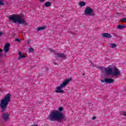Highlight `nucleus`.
I'll use <instances>...</instances> for the list:
<instances>
[{
    "instance_id": "4be33fe9",
    "label": "nucleus",
    "mask_w": 126,
    "mask_h": 126,
    "mask_svg": "<svg viewBox=\"0 0 126 126\" xmlns=\"http://www.w3.org/2000/svg\"><path fill=\"white\" fill-rule=\"evenodd\" d=\"M121 115H122L123 116H125V117H126V112L125 111H122L120 113Z\"/></svg>"
},
{
    "instance_id": "2f4dec72",
    "label": "nucleus",
    "mask_w": 126,
    "mask_h": 126,
    "mask_svg": "<svg viewBox=\"0 0 126 126\" xmlns=\"http://www.w3.org/2000/svg\"><path fill=\"white\" fill-rule=\"evenodd\" d=\"M1 34H2V32H0V35H1Z\"/></svg>"
},
{
    "instance_id": "9b49d317",
    "label": "nucleus",
    "mask_w": 126,
    "mask_h": 126,
    "mask_svg": "<svg viewBox=\"0 0 126 126\" xmlns=\"http://www.w3.org/2000/svg\"><path fill=\"white\" fill-rule=\"evenodd\" d=\"M102 36L103 37H105V38H112V35L111 34L108 33H102Z\"/></svg>"
},
{
    "instance_id": "1a4fd4ad",
    "label": "nucleus",
    "mask_w": 126,
    "mask_h": 126,
    "mask_svg": "<svg viewBox=\"0 0 126 126\" xmlns=\"http://www.w3.org/2000/svg\"><path fill=\"white\" fill-rule=\"evenodd\" d=\"M10 45H9V43H6L4 47V52L5 53H7L8 51H9V47Z\"/></svg>"
},
{
    "instance_id": "72a5a7b5",
    "label": "nucleus",
    "mask_w": 126,
    "mask_h": 126,
    "mask_svg": "<svg viewBox=\"0 0 126 126\" xmlns=\"http://www.w3.org/2000/svg\"><path fill=\"white\" fill-rule=\"evenodd\" d=\"M0 91H1V90L0 89Z\"/></svg>"
},
{
    "instance_id": "39448f33",
    "label": "nucleus",
    "mask_w": 126,
    "mask_h": 126,
    "mask_svg": "<svg viewBox=\"0 0 126 126\" xmlns=\"http://www.w3.org/2000/svg\"><path fill=\"white\" fill-rule=\"evenodd\" d=\"M84 12L86 15H90L91 16L95 15V12H94L93 9L88 6L86 7Z\"/></svg>"
},
{
    "instance_id": "393cba45",
    "label": "nucleus",
    "mask_w": 126,
    "mask_h": 126,
    "mask_svg": "<svg viewBox=\"0 0 126 126\" xmlns=\"http://www.w3.org/2000/svg\"><path fill=\"white\" fill-rule=\"evenodd\" d=\"M15 41L18 42V43H20V39H19L18 38H15Z\"/></svg>"
},
{
    "instance_id": "412c9836",
    "label": "nucleus",
    "mask_w": 126,
    "mask_h": 126,
    "mask_svg": "<svg viewBox=\"0 0 126 126\" xmlns=\"http://www.w3.org/2000/svg\"><path fill=\"white\" fill-rule=\"evenodd\" d=\"M121 22L123 23H126V18H123L121 20Z\"/></svg>"
},
{
    "instance_id": "7c9ffc66",
    "label": "nucleus",
    "mask_w": 126,
    "mask_h": 126,
    "mask_svg": "<svg viewBox=\"0 0 126 126\" xmlns=\"http://www.w3.org/2000/svg\"><path fill=\"white\" fill-rule=\"evenodd\" d=\"M1 52H2V49H0V53H1Z\"/></svg>"
},
{
    "instance_id": "20e7f679",
    "label": "nucleus",
    "mask_w": 126,
    "mask_h": 126,
    "mask_svg": "<svg viewBox=\"0 0 126 126\" xmlns=\"http://www.w3.org/2000/svg\"><path fill=\"white\" fill-rule=\"evenodd\" d=\"M71 78L65 80L62 84L60 85L59 86H57L56 87V90L55 91V92L56 93H63L64 91L63 89L64 88L65 86L68 84L69 82L71 81Z\"/></svg>"
},
{
    "instance_id": "ddd939ff",
    "label": "nucleus",
    "mask_w": 126,
    "mask_h": 126,
    "mask_svg": "<svg viewBox=\"0 0 126 126\" xmlns=\"http://www.w3.org/2000/svg\"><path fill=\"white\" fill-rule=\"evenodd\" d=\"M126 25H119L118 26H117V29H124L125 28H126Z\"/></svg>"
},
{
    "instance_id": "a211bd4d",
    "label": "nucleus",
    "mask_w": 126,
    "mask_h": 126,
    "mask_svg": "<svg viewBox=\"0 0 126 126\" xmlns=\"http://www.w3.org/2000/svg\"><path fill=\"white\" fill-rule=\"evenodd\" d=\"M110 46H111L112 49H114V48H116V47H117V44H114V43H111V44H110Z\"/></svg>"
},
{
    "instance_id": "2eb2a0df",
    "label": "nucleus",
    "mask_w": 126,
    "mask_h": 126,
    "mask_svg": "<svg viewBox=\"0 0 126 126\" xmlns=\"http://www.w3.org/2000/svg\"><path fill=\"white\" fill-rule=\"evenodd\" d=\"M86 5V3L84 1H80L79 3V5H80V7H82V6H84V5Z\"/></svg>"
},
{
    "instance_id": "aec40b11",
    "label": "nucleus",
    "mask_w": 126,
    "mask_h": 126,
    "mask_svg": "<svg viewBox=\"0 0 126 126\" xmlns=\"http://www.w3.org/2000/svg\"><path fill=\"white\" fill-rule=\"evenodd\" d=\"M29 52H30V53H33V52H34V48H30L29 49Z\"/></svg>"
},
{
    "instance_id": "c756f323",
    "label": "nucleus",
    "mask_w": 126,
    "mask_h": 126,
    "mask_svg": "<svg viewBox=\"0 0 126 126\" xmlns=\"http://www.w3.org/2000/svg\"><path fill=\"white\" fill-rule=\"evenodd\" d=\"M40 1H42V2H43V1H45V0H39Z\"/></svg>"
},
{
    "instance_id": "f3484780",
    "label": "nucleus",
    "mask_w": 126,
    "mask_h": 126,
    "mask_svg": "<svg viewBox=\"0 0 126 126\" xmlns=\"http://www.w3.org/2000/svg\"><path fill=\"white\" fill-rule=\"evenodd\" d=\"M48 51L49 52H50V53H52L53 54H54V55H57V54H56V52H55V50L52 49H49Z\"/></svg>"
},
{
    "instance_id": "f257e3e1",
    "label": "nucleus",
    "mask_w": 126,
    "mask_h": 126,
    "mask_svg": "<svg viewBox=\"0 0 126 126\" xmlns=\"http://www.w3.org/2000/svg\"><path fill=\"white\" fill-rule=\"evenodd\" d=\"M65 119V116L58 110H53L48 116V120L50 121H62Z\"/></svg>"
},
{
    "instance_id": "7ed1b4c3",
    "label": "nucleus",
    "mask_w": 126,
    "mask_h": 126,
    "mask_svg": "<svg viewBox=\"0 0 126 126\" xmlns=\"http://www.w3.org/2000/svg\"><path fill=\"white\" fill-rule=\"evenodd\" d=\"M11 99V94H7L3 99L0 100V108L2 112H5Z\"/></svg>"
},
{
    "instance_id": "473e14b6",
    "label": "nucleus",
    "mask_w": 126,
    "mask_h": 126,
    "mask_svg": "<svg viewBox=\"0 0 126 126\" xmlns=\"http://www.w3.org/2000/svg\"><path fill=\"white\" fill-rule=\"evenodd\" d=\"M0 57H1V53H0Z\"/></svg>"
},
{
    "instance_id": "9d476101",
    "label": "nucleus",
    "mask_w": 126,
    "mask_h": 126,
    "mask_svg": "<svg viewBox=\"0 0 126 126\" xmlns=\"http://www.w3.org/2000/svg\"><path fill=\"white\" fill-rule=\"evenodd\" d=\"M105 81L106 82V83H113V82H114V80L112 78H110V79H105Z\"/></svg>"
},
{
    "instance_id": "f8f14e48",
    "label": "nucleus",
    "mask_w": 126,
    "mask_h": 126,
    "mask_svg": "<svg viewBox=\"0 0 126 126\" xmlns=\"http://www.w3.org/2000/svg\"><path fill=\"white\" fill-rule=\"evenodd\" d=\"M56 55L59 58H62V59H64V58H66V56L63 53H58V54H56Z\"/></svg>"
},
{
    "instance_id": "5701e85b",
    "label": "nucleus",
    "mask_w": 126,
    "mask_h": 126,
    "mask_svg": "<svg viewBox=\"0 0 126 126\" xmlns=\"http://www.w3.org/2000/svg\"><path fill=\"white\" fill-rule=\"evenodd\" d=\"M0 5H3V0H0Z\"/></svg>"
},
{
    "instance_id": "a878e982",
    "label": "nucleus",
    "mask_w": 126,
    "mask_h": 126,
    "mask_svg": "<svg viewBox=\"0 0 126 126\" xmlns=\"http://www.w3.org/2000/svg\"><path fill=\"white\" fill-rule=\"evenodd\" d=\"M101 82H102V83H104L105 82H106V81H105V80H100Z\"/></svg>"
},
{
    "instance_id": "cd10ccee",
    "label": "nucleus",
    "mask_w": 126,
    "mask_h": 126,
    "mask_svg": "<svg viewBox=\"0 0 126 126\" xmlns=\"http://www.w3.org/2000/svg\"><path fill=\"white\" fill-rule=\"evenodd\" d=\"M91 66H95L96 65H94V64H93L92 63H91Z\"/></svg>"
},
{
    "instance_id": "f03ea898",
    "label": "nucleus",
    "mask_w": 126,
    "mask_h": 126,
    "mask_svg": "<svg viewBox=\"0 0 126 126\" xmlns=\"http://www.w3.org/2000/svg\"><path fill=\"white\" fill-rule=\"evenodd\" d=\"M9 20L13 22L14 23H18V24H24L27 25V22L25 20L21 15L13 14L9 16Z\"/></svg>"
},
{
    "instance_id": "b1692460",
    "label": "nucleus",
    "mask_w": 126,
    "mask_h": 126,
    "mask_svg": "<svg viewBox=\"0 0 126 126\" xmlns=\"http://www.w3.org/2000/svg\"><path fill=\"white\" fill-rule=\"evenodd\" d=\"M58 110L60 112H62V111L63 110V108L62 107H61L59 108Z\"/></svg>"
},
{
    "instance_id": "0eeeda50",
    "label": "nucleus",
    "mask_w": 126,
    "mask_h": 126,
    "mask_svg": "<svg viewBox=\"0 0 126 126\" xmlns=\"http://www.w3.org/2000/svg\"><path fill=\"white\" fill-rule=\"evenodd\" d=\"M104 70H105V72H106V74L112 75L113 73V69H112V68L109 67H104Z\"/></svg>"
},
{
    "instance_id": "6e6552de",
    "label": "nucleus",
    "mask_w": 126,
    "mask_h": 126,
    "mask_svg": "<svg viewBox=\"0 0 126 126\" xmlns=\"http://www.w3.org/2000/svg\"><path fill=\"white\" fill-rule=\"evenodd\" d=\"M2 117L4 121H8L9 120V114L7 113H4L2 114Z\"/></svg>"
},
{
    "instance_id": "dca6fc26",
    "label": "nucleus",
    "mask_w": 126,
    "mask_h": 126,
    "mask_svg": "<svg viewBox=\"0 0 126 126\" xmlns=\"http://www.w3.org/2000/svg\"><path fill=\"white\" fill-rule=\"evenodd\" d=\"M44 29H46V27L43 26L41 27H39L36 29L37 31H41L42 30H44Z\"/></svg>"
},
{
    "instance_id": "423d86ee",
    "label": "nucleus",
    "mask_w": 126,
    "mask_h": 126,
    "mask_svg": "<svg viewBox=\"0 0 126 126\" xmlns=\"http://www.w3.org/2000/svg\"><path fill=\"white\" fill-rule=\"evenodd\" d=\"M112 75L116 77H119V76H121V71L119 69L115 67L112 69Z\"/></svg>"
},
{
    "instance_id": "bb28decb",
    "label": "nucleus",
    "mask_w": 126,
    "mask_h": 126,
    "mask_svg": "<svg viewBox=\"0 0 126 126\" xmlns=\"http://www.w3.org/2000/svg\"><path fill=\"white\" fill-rule=\"evenodd\" d=\"M31 42V40H27V44H28V45H29V44H30V42Z\"/></svg>"
},
{
    "instance_id": "6ab92c4d",
    "label": "nucleus",
    "mask_w": 126,
    "mask_h": 126,
    "mask_svg": "<svg viewBox=\"0 0 126 126\" xmlns=\"http://www.w3.org/2000/svg\"><path fill=\"white\" fill-rule=\"evenodd\" d=\"M45 6L48 7L50 6V5H51V3L49 1H47L45 3Z\"/></svg>"
},
{
    "instance_id": "4468645a",
    "label": "nucleus",
    "mask_w": 126,
    "mask_h": 126,
    "mask_svg": "<svg viewBox=\"0 0 126 126\" xmlns=\"http://www.w3.org/2000/svg\"><path fill=\"white\" fill-rule=\"evenodd\" d=\"M18 54L19 55L18 57L19 60H20V59H24V58H25V56L22 55V54L21 53V52H19L18 53Z\"/></svg>"
},
{
    "instance_id": "c85d7f7f",
    "label": "nucleus",
    "mask_w": 126,
    "mask_h": 126,
    "mask_svg": "<svg viewBox=\"0 0 126 126\" xmlns=\"http://www.w3.org/2000/svg\"><path fill=\"white\" fill-rule=\"evenodd\" d=\"M95 119H96V117H93V120H95Z\"/></svg>"
}]
</instances>
